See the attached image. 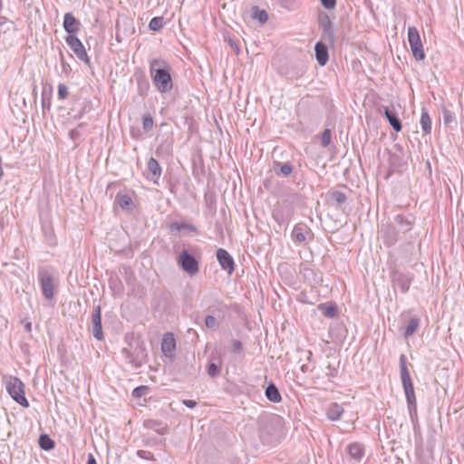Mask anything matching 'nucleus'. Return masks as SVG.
<instances>
[{"mask_svg": "<svg viewBox=\"0 0 464 464\" xmlns=\"http://www.w3.org/2000/svg\"><path fill=\"white\" fill-rule=\"evenodd\" d=\"M281 428V420L277 416L270 417L264 421L260 428V438L264 443H272L278 435Z\"/></svg>", "mask_w": 464, "mask_h": 464, "instance_id": "423d86ee", "label": "nucleus"}, {"mask_svg": "<svg viewBox=\"0 0 464 464\" xmlns=\"http://www.w3.org/2000/svg\"><path fill=\"white\" fill-rule=\"evenodd\" d=\"M70 136L72 140H76L80 136L78 130L74 129L70 131Z\"/></svg>", "mask_w": 464, "mask_h": 464, "instance_id": "3c124183", "label": "nucleus"}, {"mask_svg": "<svg viewBox=\"0 0 464 464\" xmlns=\"http://www.w3.org/2000/svg\"><path fill=\"white\" fill-rule=\"evenodd\" d=\"M349 456L357 462H360L364 456V446L360 442H353L346 448Z\"/></svg>", "mask_w": 464, "mask_h": 464, "instance_id": "4be33fe9", "label": "nucleus"}, {"mask_svg": "<svg viewBox=\"0 0 464 464\" xmlns=\"http://www.w3.org/2000/svg\"><path fill=\"white\" fill-rule=\"evenodd\" d=\"M343 413V408L336 402H332L326 410L327 418L333 421L338 420L342 417Z\"/></svg>", "mask_w": 464, "mask_h": 464, "instance_id": "bb28decb", "label": "nucleus"}, {"mask_svg": "<svg viewBox=\"0 0 464 464\" xmlns=\"http://www.w3.org/2000/svg\"><path fill=\"white\" fill-rule=\"evenodd\" d=\"M213 119H214V121H215L216 125L219 128V122H218V118H217V117H214Z\"/></svg>", "mask_w": 464, "mask_h": 464, "instance_id": "bf43d9fd", "label": "nucleus"}, {"mask_svg": "<svg viewBox=\"0 0 464 464\" xmlns=\"http://www.w3.org/2000/svg\"><path fill=\"white\" fill-rule=\"evenodd\" d=\"M329 200L334 204L336 208L341 207L347 200V196L340 190H330L327 194Z\"/></svg>", "mask_w": 464, "mask_h": 464, "instance_id": "cd10ccee", "label": "nucleus"}, {"mask_svg": "<svg viewBox=\"0 0 464 464\" xmlns=\"http://www.w3.org/2000/svg\"><path fill=\"white\" fill-rule=\"evenodd\" d=\"M231 352L233 353H241L243 352V344L239 340L232 341Z\"/></svg>", "mask_w": 464, "mask_h": 464, "instance_id": "79ce46f5", "label": "nucleus"}, {"mask_svg": "<svg viewBox=\"0 0 464 464\" xmlns=\"http://www.w3.org/2000/svg\"><path fill=\"white\" fill-rule=\"evenodd\" d=\"M420 319L418 316H411L407 321V324L401 328L402 335L405 339H409L412 336L417 330L420 328Z\"/></svg>", "mask_w": 464, "mask_h": 464, "instance_id": "a211bd4d", "label": "nucleus"}, {"mask_svg": "<svg viewBox=\"0 0 464 464\" xmlns=\"http://www.w3.org/2000/svg\"><path fill=\"white\" fill-rule=\"evenodd\" d=\"M415 223V217L412 214H399L394 218V223L383 225L381 227L380 234L383 244L390 247L394 246L402 236L410 232Z\"/></svg>", "mask_w": 464, "mask_h": 464, "instance_id": "f257e3e1", "label": "nucleus"}, {"mask_svg": "<svg viewBox=\"0 0 464 464\" xmlns=\"http://www.w3.org/2000/svg\"><path fill=\"white\" fill-rule=\"evenodd\" d=\"M115 199L122 209L130 210L133 206L132 198L129 195L117 194Z\"/></svg>", "mask_w": 464, "mask_h": 464, "instance_id": "c756f323", "label": "nucleus"}, {"mask_svg": "<svg viewBox=\"0 0 464 464\" xmlns=\"http://www.w3.org/2000/svg\"><path fill=\"white\" fill-rule=\"evenodd\" d=\"M444 125L449 128L457 126V118H444Z\"/></svg>", "mask_w": 464, "mask_h": 464, "instance_id": "de8ad7c7", "label": "nucleus"}, {"mask_svg": "<svg viewBox=\"0 0 464 464\" xmlns=\"http://www.w3.org/2000/svg\"><path fill=\"white\" fill-rule=\"evenodd\" d=\"M394 148V151L387 150L389 166L392 172L399 171L400 169L406 164L402 148L399 145H395Z\"/></svg>", "mask_w": 464, "mask_h": 464, "instance_id": "f8f14e48", "label": "nucleus"}, {"mask_svg": "<svg viewBox=\"0 0 464 464\" xmlns=\"http://www.w3.org/2000/svg\"><path fill=\"white\" fill-rule=\"evenodd\" d=\"M170 68L168 63L162 59H153L150 64V72L152 81L160 92H168L172 87Z\"/></svg>", "mask_w": 464, "mask_h": 464, "instance_id": "7ed1b4c3", "label": "nucleus"}, {"mask_svg": "<svg viewBox=\"0 0 464 464\" xmlns=\"http://www.w3.org/2000/svg\"><path fill=\"white\" fill-rule=\"evenodd\" d=\"M176 349V340L174 334L168 332L164 334L161 342V351L166 356H172Z\"/></svg>", "mask_w": 464, "mask_h": 464, "instance_id": "dca6fc26", "label": "nucleus"}, {"mask_svg": "<svg viewBox=\"0 0 464 464\" xmlns=\"http://www.w3.org/2000/svg\"><path fill=\"white\" fill-rule=\"evenodd\" d=\"M148 391H149L148 386H145V385L138 386L132 391V396L137 399L141 398L142 396H144L147 393Z\"/></svg>", "mask_w": 464, "mask_h": 464, "instance_id": "e433bc0d", "label": "nucleus"}, {"mask_svg": "<svg viewBox=\"0 0 464 464\" xmlns=\"http://www.w3.org/2000/svg\"><path fill=\"white\" fill-rule=\"evenodd\" d=\"M147 179L156 182L161 175V167L157 160L150 158L147 164Z\"/></svg>", "mask_w": 464, "mask_h": 464, "instance_id": "6ab92c4d", "label": "nucleus"}, {"mask_svg": "<svg viewBox=\"0 0 464 464\" xmlns=\"http://www.w3.org/2000/svg\"><path fill=\"white\" fill-rule=\"evenodd\" d=\"M5 386L7 392L15 402L24 408L29 407V402L24 394V384L19 378L10 376Z\"/></svg>", "mask_w": 464, "mask_h": 464, "instance_id": "39448f33", "label": "nucleus"}, {"mask_svg": "<svg viewBox=\"0 0 464 464\" xmlns=\"http://www.w3.org/2000/svg\"><path fill=\"white\" fill-rule=\"evenodd\" d=\"M69 95V89L68 87L63 83H59L58 85V98L60 100H64Z\"/></svg>", "mask_w": 464, "mask_h": 464, "instance_id": "58836bf2", "label": "nucleus"}, {"mask_svg": "<svg viewBox=\"0 0 464 464\" xmlns=\"http://www.w3.org/2000/svg\"><path fill=\"white\" fill-rule=\"evenodd\" d=\"M252 16L261 24H265L268 20L267 13L265 10H260L257 6L252 8Z\"/></svg>", "mask_w": 464, "mask_h": 464, "instance_id": "72a5a7b5", "label": "nucleus"}, {"mask_svg": "<svg viewBox=\"0 0 464 464\" xmlns=\"http://www.w3.org/2000/svg\"><path fill=\"white\" fill-rule=\"evenodd\" d=\"M297 130H298V131H300V132H302V133H304V132H305V130H304L303 128H301V129L297 128Z\"/></svg>", "mask_w": 464, "mask_h": 464, "instance_id": "680f3d73", "label": "nucleus"}, {"mask_svg": "<svg viewBox=\"0 0 464 464\" xmlns=\"http://www.w3.org/2000/svg\"><path fill=\"white\" fill-rule=\"evenodd\" d=\"M301 370H302L304 372H305V371H306V366H305V365H303V366L301 367Z\"/></svg>", "mask_w": 464, "mask_h": 464, "instance_id": "e2e57ef3", "label": "nucleus"}, {"mask_svg": "<svg viewBox=\"0 0 464 464\" xmlns=\"http://www.w3.org/2000/svg\"><path fill=\"white\" fill-rule=\"evenodd\" d=\"M265 394L267 400L272 402L277 403L282 401L279 390L274 382L268 383V385L266 388Z\"/></svg>", "mask_w": 464, "mask_h": 464, "instance_id": "a878e982", "label": "nucleus"}, {"mask_svg": "<svg viewBox=\"0 0 464 464\" xmlns=\"http://www.w3.org/2000/svg\"><path fill=\"white\" fill-rule=\"evenodd\" d=\"M400 373H401V381L404 390L408 410L411 417L417 414V401L414 392L413 383L407 368L406 364V357L404 354L400 356Z\"/></svg>", "mask_w": 464, "mask_h": 464, "instance_id": "20e7f679", "label": "nucleus"}, {"mask_svg": "<svg viewBox=\"0 0 464 464\" xmlns=\"http://www.w3.org/2000/svg\"><path fill=\"white\" fill-rule=\"evenodd\" d=\"M87 464H97V461L93 456V454L92 453H89L88 455V460H87Z\"/></svg>", "mask_w": 464, "mask_h": 464, "instance_id": "864d4df0", "label": "nucleus"}, {"mask_svg": "<svg viewBox=\"0 0 464 464\" xmlns=\"http://www.w3.org/2000/svg\"><path fill=\"white\" fill-rule=\"evenodd\" d=\"M144 427L149 430H152L157 433L163 435L167 432L168 426L161 420L149 419L144 421Z\"/></svg>", "mask_w": 464, "mask_h": 464, "instance_id": "393cba45", "label": "nucleus"}, {"mask_svg": "<svg viewBox=\"0 0 464 464\" xmlns=\"http://www.w3.org/2000/svg\"><path fill=\"white\" fill-rule=\"evenodd\" d=\"M395 131H401L402 125L400 118H386Z\"/></svg>", "mask_w": 464, "mask_h": 464, "instance_id": "ea45409f", "label": "nucleus"}, {"mask_svg": "<svg viewBox=\"0 0 464 464\" xmlns=\"http://www.w3.org/2000/svg\"><path fill=\"white\" fill-rule=\"evenodd\" d=\"M217 259L222 269L231 275L235 270V263L232 256L224 248L217 250Z\"/></svg>", "mask_w": 464, "mask_h": 464, "instance_id": "2eb2a0df", "label": "nucleus"}, {"mask_svg": "<svg viewBox=\"0 0 464 464\" xmlns=\"http://www.w3.org/2000/svg\"><path fill=\"white\" fill-rule=\"evenodd\" d=\"M169 231L171 233L180 232L181 230H185L188 232H192L195 234H199L198 228L191 223L187 222H172L169 226Z\"/></svg>", "mask_w": 464, "mask_h": 464, "instance_id": "b1692460", "label": "nucleus"}, {"mask_svg": "<svg viewBox=\"0 0 464 464\" xmlns=\"http://www.w3.org/2000/svg\"><path fill=\"white\" fill-rule=\"evenodd\" d=\"M143 119V130L144 131H150L153 127V119L154 118H142Z\"/></svg>", "mask_w": 464, "mask_h": 464, "instance_id": "c03bdc74", "label": "nucleus"}, {"mask_svg": "<svg viewBox=\"0 0 464 464\" xmlns=\"http://www.w3.org/2000/svg\"><path fill=\"white\" fill-rule=\"evenodd\" d=\"M293 240L295 243H303L305 241L304 228L302 225L297 224L295 226L292 233Z\"/></svg>", "mask_w": 464, "mask_h": 464, "instance_id": "2f4dec72", "label": "nucleus"}, {"mask_svg": "<svg viewBox=\"0 0 464 464\" xmlns=\"http://www.w3.org/2000/svg\"><path fill=\"white\" fill-rule=\"evenodd\" d=\"M317 309L327 318H334L337 314V305L334 303H322Z\"/></svg>", "mask_w": 464, "mask_h": 464, "instance_id": "c85d7f7f", "label": "nucleus"}, {"mask_svg": "<svg viewBox=\"0 0 464 464\" xmlns=\"http://www.w3.org/2000/svg\"><path fill=\"white\" fill-rule=\"evenodd\" d=\"M205 325L209 329H216L218 327V321L213 315H207L205 317Z\"/></svg>", "mask_w": 464, "mask_h": 464, "instance_id": "a19ab883", "label": "nucleus"}, {"mask_svg": "<svg viewBox=\"0 0 464 464\" xmlns=\"http://www.w3.org/2000/svg\"><path fill=\"white\" fill-rule=\"evenodd\" d=\"M420 124L423 132L430 134L431 131V118H420Z\"/></svg>", "mask_w": 464, "mask_h": 464, "instance_id": "4c0bfd02", "label": "nucleus"}, {"mask_svg": "<svg viewBox=\"0 0 464 464\" xmlns=\"http://www.w3.org/2000/svg\"><path fill=\"white\" fill-rule=\"evenodd\" d=\"M91 332L98 341L103 340L104 334L102 332V308L100 304H97L93 307V313L92 314Z\"/></svg>", "mask_w": 464, "mask_h": 464, "instance_id": "ddd939ff", "label": "nucleus"}, {"mask_svg": "<svg viewBox=\"0 0 464 464\" xmlns=\"http://www.w3.org/2000/svg\"><path fill=\"white\" fill-rule=\"evenodd\" d=\"M182 403L187 406L188 408H194L196 405H197V401H193V400H184L182 401Z\"/></svg>", "mask_w": 464, "mask_h": 464, "instance_id": "8fccbe9b", "label": "nucleus"}, {"mask_svg": "<svg viewBox=\"0 0 464 464\" xmlns=\"http://www.w3.org/2000/svg\"><path fill=\"white\" fill-rule=\"evenodd\" d=\"M137 454L141 459L155 460L154 456L150 451L138 450Z\"/></svg>", "mask_w": 464, "mask_h": 464, "instance_id": "a18cd8bd", "label": "nucleus"}, {"mask_svg": "<svg viewBox=\"0 0 464 464\" xmlns=\"http://www.w3.org/2000/svg\"><path fill=\"white\" fill-rule=\"evenodd\" d=\"M42 229H43L44 234L45 235V237L48 238V240L52 241L53 240V236L52 226H50V225H43L42 226Z\"/></svg>", "mask_w": 464, "mask_h": 464, "instance_id": "37998d69", "label": "nucleus"}, {"mask_svg": "<svg viewBox=\"0 0 464 464\" xmlns=\"http://www.w3.org/2000/svg\"><path fill=\"white\" fill-rule=\"evenodd\" d=\"M314 52L318 63L321 66L325 65L329 58L327 46L324 44L318 42L315 44Z\"/></svg>", "mask_w": 464, "mask_h": 464, "instance_id": "5701e85b", "label": "nucleus"}, {"mask_svg": "<svg viewBox=\"0 0 464 464\" xmlns=\"http://www.w3.org/2000/svg\"><path fill=\"white\" fill-rule=\"evenodd\" d=\"M327 368L330 371V373H328V375L331 377H335L337 374V369L332 367L331 365H329Z\"/></svg>", "mask_w": 464, "mask_h": 464, "instance_id": "603ef678", "label": "nucleus"}, {"mask_svg": "<svg viewBox=\"0 0 464 464\" xmlns=\"http://www.w3.org/2000/svg\"><path fill=\"white\" fill-rule=\"evenodd\" d=\"M385 116L389 117V116H393V115L391 113V111L388 109H385Z\"/></svg>", "mask_w": 464, "mask_h": 464, "instance_id": "4d7b16f0", "label": "nucleus"}, {"mask_svg": "<svg viewBox=\"0 0 464 464\" xmlns=\"http://www.w3.org/2000/svg\"><path fill=\"white\" fill-rule=\"evenodd\" d=\"M273 169L277 176L289 177L294 171V166L290 161L281 162L275 160Z\"/></svg>", "mask_w": 464, "mask_h": 464, "instance_id": "aec40b11", "label": "nucleus"}, {"mask_svg": "<svg viewBox=\"0 0 464 464\" xmlns=\"http://www.w3.org/2000/svg\"><path fill=\"white\" fill-rule=\"evenodd\" d=\"M81 27V23L73 16L72 13H66L63 17V28L69 34L73 35Z\"/></svg>", "mask_w": 464, "mask_h": 464, "instance_id": "f3484780", "label": "nucleus"}, {"mask_svg": "<svg viewBox=\"0 0 464 464\" xmlns=\"http://www.w3.org/2000/svg\"><path fill=\"white\" fill-rule=\"evenodd\" d=\"M273 219L281 227L283 225L287 224L291 218V211L289 208H275L272 213Z\"/></svg>", "mask_w": 464, "mask_h": 464, "instance_id": "412c9836", "label": "nucleus"}, {"mask_svg": "<svg viewBox=\"0 0 464 464\" xmlns=\"http://www.w3.org/2000/svg\"><path fill=\"white\" fill-rule=\"evenodd\" d=\"M322 5L326 9H333L335 7L336 0H320Z\"/></svg>", "mask_w": 464, "mask_h": 464, "instance_id": "49530a36", "label": "nucleus"}, {"mask_svg": "<svg viewBox=\"0 0 464 464\" xmlns=\"http://www.w3.org/2000/svg\"><path fill=\"white\" fill-rule=\"evenodd\" d=\"M24 329L27 333H30L32 331V323L31 322H26L24 324Z\"/></svg>", "mask_w": 464, "mask_h": 464, "instance_id": "6e6d98bb", "label": "nucleus"}, {"mask_svg": "<svg viewBox=\"0 0 464 464\" xmlns=\"http://www.w3.org/2000/svg\"><path fill=\"white\" fill-rule=\"evenodd\" d=\"M127 346L121 349V353L127 363L134 368H140L146 362L148 353L144 342L133 334L125 335Z\"/></svg>", "mask_w": 464, "mask_h": 464, "instance_id": "f03ea898", "label": "nucleus"}, {"mask_svg": "<svg viewBox=\"0 0 464 464\" xmlns=\"http://www.w3.org/2000/svg\"><path fill=\"white\" fill-rule=\"evenodd\" d=\"M162 26H163V18L162 17H153L149 24V27L152 31H158Z\"/></svg>", "mask_w": 464, "mask_h": 464, "instance_id": "c9c22d12", "label": "nucleus"}, {"mask_svg": "<svg viewBox=\"0 0 464 464\" xmlns=\"http://www.w3.org/2000/svg\"><path fill=\"white\" fill-rule=\"evenodd\" d=\"M319 26L322 29L323 37L329 41L330 43H334V24L331 21L330 16L326 13H321L319 14Z\"/></svg>", "mask_w": 464, "mask_h": 464, "instance_id": "4468645a", "label": "nucleus"}, {"mask_svg": "<svg viewBox=\"0 0 464 464\" xmlns=\"http://www.w3.org/2000/svg\"><path fill=\"white\" fill-rule=\"evenodd\" d=\"M65 42L79 60L90 64V59L86 50L78 37L74 35H68L65 38Z\"/></svg>", "mask_w": 464, "mask_h": 464, "instance_id": "9b49d317", "label": "nucleus"}, {"mask_svg": "<svg viewBox=\"0 0 464 464\" xmlns=\"http://www.w3.org/2000/svg\"><path fill=\"white\" fill-rule=\"evenodd\" d=\"M39 447L44 450H51L55 447L53 440L48 434H41L38 439Z\"/></svg>", "mask_w": 464, "mask_h": 464, "instance_id": "7c9ffc66", "label": "nucleus"}, {"mask_svg": "<svg viewBox=\"0 0 464 464\" xmlns=\"http://www.w3.org/2000/svg\"><path fill=\"white\" fill-rule=\"evenodd\" d=\"M229 44L236 51V53L239 52V47L237 46V44L234 41L229 40Z\"/></svg>", "mask_w": 464, "mask_h": 464, "instance_id": "5fc2aeb1", "label": "nucleus"}, {"mask_svg": "<svg viewBox=\"0 0 464 464\" xmlns=\"http://www.w3.org/2000/svg\"><path fill=\"white\" fill-rule=\"evenodd\" d=\"M413 277V275L411 273L404 274L399 270H393L392 272V285L395 288L398 287L402 294L409 291Z\"/></svg>", "mask_w": 464, "mask_h": 464, "instance_id": "9d476101", "label": "nucleus"}, {"mask_svg": "<svg viewBox=\"0 0 464 464\" xmlns=\"http://www.w3.org/2000/svg\"><path fill=\"white\" fill-rule=\"evenodd\" d=\"M207 372L210 377L215 378L220 374L221 364H217V363L211 362L208 365Z\"/></svg>", "mask_w": 464, "mask_h": 464, "instance_id": "f704fd0d", "label": "nucleus"}, {"mask_svg": "<svg viewBox=\"0 0 464 464\" xmlns=\"http://www.w3.org/2000/svg\"><path fill=\"white\" fill-rule=\"evenodd\" d=\"M421 116H422V117L428 116V112H427V111H422Z\"/></svg>", "mask_w": 464, "mask_h": 464, "instance_id": "052dcab7", "label": "nucleus"}, {"mask_svg": "<svg viewBox=\"0 0 464 464\" xmlns=\"http://www.w3.org/2000/svg\"><path fill=\"white\" fill-rule=\"evenodd\" d=\"M6 25L7 29H11V26L13 25V23L11 21L6 20L4 17L0 18V29H2V26Z\"/></svg>", "mask_w": 464, "mask_h": 464, "instance_id": "09e8293b", "label": "nucleus"}, {"mask_svg": "<svg viewBox=\"0 0 464 464\" xmlns=\"http://www.w3.org/2000/svg\"><path fill=\"white\" fill-rule=\"evenodd\" d=\"M38 280L44 297L50 301L54 297V278L53 276L44 267L38 270Z\"/></svg>", "mask_w": 464, "mask_h": 464, "instance_id": "0eeeda50", "label": "nucleus"}, {"mask_svg": "<svg viewBox=\"0 0 464 464\" xmlns=\"http://www.w3.org/2000/svg\"><path fill=\"white\" fill-rule=\"evenodd\" d=\"M408 42L412 52L413 57L418 61L423 60L425 58L423 45L420 40L419 31L414 26H410L408 28Z\"/></svg>", "mask_w": 464, "mask_h": 464, "instance_id": "6e6552de", "label": "nucleus"}, {"mask_svg": "<svg viewBox=\"0 0 464 464\" xmlns=\"http://www.w3.org/2000/svg\"><path fill=\"white\" fill-rule=\"evenodd\" d=\"M178 265L181 269L190 276H194L199 271V264L197 258L189 253L188 250L183 249L178 258Z\"/></svg>", "mask_w": 464, "mask_h": 464, "instance_id": "1a4fd4ad", "label": "nucleus"}, {"mask_svg": "<svg viewBox=\"0 0 464 464\" xmlns=\"http://www.w3.org/2000/svg\"><path fill=\"white\" fill-rule=\"evenodd\" d=\"M330 126H331V123L327 122L326 123V128L324 129V130L322 133L321 145L324 148L328 147L330 145L331 141H332V135H331L332 130L330 129Z\"/></svg>", "mask_w": 464, "mask_h": 464, "instance_id": "473e14b6", "label": "nucleus"}, {"mask_svg": "<svg viewBox=\"0 0 464 464\" xmlns=\"http://www.w3.org/2000/svg\"><path fill=\"white\" fill-rule=\"evenodd\" d=\"M9 30H10V29H7V28H6V25L2 26V29H0V31H2V32H4V33H5L6 31H9Z\"/></svg>", "mask_w": 464, "mask_h": 464, "instance_id": "13d9d810", "label": "nucleus"}]
</instances>
